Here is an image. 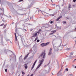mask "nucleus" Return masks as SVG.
Wrapping results in <instances>:
<instances>
[{
    "mask_svg": "<svg viewBox=\"0 0 76 76\" xmlns=\"http://www.w3.org/2000/svg\"><path fill=\"white\" fill-rule=\"evenodd\" d=\"M73 53H70V55H73Z\"/></svg>",
    "mask_w": 76,
    "mask_h": 76,
    "instance_id": "393cba45",
    "label": "nucleus"
},
{
    "mask_svg": "<svg viewBox=\"0 0 76 76\" xmlns=\"http://www.w3.org/2000/svg\"><path fill=\"white\" fill-rule=\"evenodd\" d=\"M57 28H58V27Z\"/></svg>",
    "mask_w": 76,
    "mask_h": 76,
    "instance_id": "338daca9",
    "label": "nucleus"
},
{
    "mask_svg": "<svg viewBox=\"0 0 76 76\" xmlns=\"http://www.w3.org/2000/svg\"><path fill=\"white\" fill-rule=\"evenodd\" d=\"M37 9H38V8H37Z\"/></svg>",
    "mask_w": 76,
    "mask_h": 76,
    "instance_id": "4d7b16f0",
    "label": "nucleus"
},
{
    "mask_svg": "<svg viewBox=\"0 0 76 76\" xmlns=\"http://www.w3.org/2000/svg\"><path fill=\"white\" fill-rule=\"evenodd\" d=\"M35 45H34L33 47V48H34V47H35Z\"/></svg>",
    "mask_w": 76,
    "mask_h": 76,
    "instance_id": "c85d7f7f",
    "label": "nucleus"
},
{
    "mask_svg": "<svg viewBox=\"0 0 76 76\" xmlns=\"http://www.w3.org/2000/svg\"><path fill=\"white\" fill-rule=\"evenodd\" d=\"M75 31H76V28H75Z\"/></svg>",
    "mask_w": 76,
    "mask_h": 76,
    "instance_id": "09e8293b",
    "label": "nucleus"
},
{
    "mask_svg": "<svg viewBox=\"0 0 76 76\" xmlns=\"http://www.w3.org/2000/svg\"><path fill=\"white\" fill-rule=\"evenodd\" d=\"M38 12H39V10L38 11Z\"/></svg>",
    "mask_w": 76,
    "mask_h": 76,
    "instance_id": "69168bd1",
    "label": "nucleus"
},
{
    "mask_svg": "<svg viewBox=\"0 0 76 76\" xmlns=\"http://www.w3.org/2000/svg\"><path fill=\"white\" fill-rule=\"evenodd\" d=\"M4 32H6V30L4 31Z\"/></svg>",
    "mask_w": 76,
    "mask_h": 76,
    "instance_id": "de8ad7c7",
    "label": "nucleus"
},
{
    "mask_svg": "<svg viewBox=\"0 0 76 76\" xmlns=\"http://www.w3.org/2000/svg\"><path fill=\"white\" fill-rule=\"evenodd\" d=\"M52 2H53V1L52 0H50Z\"/></svg>",
    "mask_w": 76,
    "mask_h": 76,
    "instance_id": "8fccbe9b",
    "label": "nucleus"
},
{
    "mask_svg": "<svg viewBox=\"0 0 76 76\" xmlns=\"http://www.w3.org/2000/svg\"><path fill=\"white\" fill-rule=\"evenodd\" d=\"M32 31V29L31 28V29H30V31Z\"/></svg>",
    "mask_w": 76,
    "mask_h": 76,
    "instance_id": "58836bf2",
    "label": "nucleus"
},
{
    "mask_svg": "<svg viewBox=\"0 0 76 76\" xmlns=\"http://www.w3.org/2000/svg\"><path fill=\"white\" fill-rule=\"evenodd\" d=\"M51 51H52V48H50V49L49 52L48 54V55L49 56H50V55H51V53H52Z\"/></svg>",
    "mask_w": 76,
    "mask_h": 76,
    "instance_id": "39448f33",
    "label": "nucleus"
},
{
    "mask_svg": "<svg viewBox=\"0 0 76 76\" xmlns=\"http://www.w3.org/2000/svg\"><path fill=\"white\" fill-rule=\"evenodd\" d=\"M71 6V5H70V4H69V8H70Z\"/></svg>",
    "mask_w": 76,
    "mask_h": 76,
    "instance_id": "a211bd4d",
    "label": "nucleus"
},
{
    "mask_svg": "<svg viewBox=\"0 0 76 76\" xmlns=\"http://www.w3.org/2000/svg\"><path fill=\"white\" fill-rule=\"evenodd\" d=\"M76 0H73V1L74 3H75L76 2Z\"/></svg>",
    "mask_w": 76,
    "mask_h": 76,
    "instance_id": "b1692460",
    "label": "nucleus"
},
{
    "mask_svg": "<svg viewBox=\"0 0 76 76\" xmlns=\"http://www.w3.org/2000/svg\"><path fill=\"white\" fill-rule=\"evenodd\" d=\"M61 18H62V16H60L58 18H59V19H60Z\"/></svg>",
    "mask_w": 76,
    "mask_h": 76,
    "instance_id": "412c9836",
    "label": "nucleus"
},
{
    "mask_svg": "<svg viewBox=\"0 0 76 76\" xmlns=\"http://www.w3.org/2000/svg\"><path fill=\"white\" fill-rule=\"evenodd\" d=\"M66 71H68L69 70L68 68H66Z\"/></svg>",
    "mask_w": 76,
    "mask_h": 76,
    "instance_id": "4be33fe9",
    "label": "nucleus"
},
{
    "mask_svg": "<svg viewBox=\"0 0 76 76\" xmlns=\"http://www.w3.org/2000/svg\"><path fill=\"white\" fill-rule=\"evenodd\" d=\"M40 56L42 57V56H43V58H45V52H42V54H40Z\"/></svg>",
    "mask_w": 76,
    "mask_h": 76,
    "instance_id": "7ed1b4c3",
    "label": "nucleus"
},
{
    "mask_svg": "<svg viewBox=\"0 0 76 76\" xmlns=\"http://www.w3.org/2000/svg\"><path fill=\"white\" fill-rule=\"evenodd\" d=\"M54 5H55V4H52V6H54Z\"/></svg>",
    "mask_w": 76,
    "mask_h": 76,
    "instance_id": "a19ab883",
    "label": "nucleus"
},
{
    "mask_svg": "<svg viewBox=\"0 0 76 76\" xmlns=\"http://www.w3.org/2000/svg\"><path fill=\"white\" fill-rule=\"evenodd\" d=\"M50 61H49V63L47 65V66H48V65L49 64H50Z\"/></svg>",
    "mask_w": 76,
    "mask_h": 76,
    "instance_id": "bb28decb",
    "label": "nucleus"
},
{
    "mask_svg": "<svg viewBox=\"0 0 76 76\" xmlns=\"http://www.w3.org/2000/svg\"><path fill=\"white\" fill-rule=\"evenodd\" d=\"M6 24H5L4 25V26L3 27L4 29V28H6Z\"/></svg>",
    "mask_w": 76,
    "mask_h": 76,
    "instance_id": "ddd939ff",
    "label": "nucleus"
},
{
    "mask_svg": "<svg viewBox=\"0 0 76 76\" xmlns=\"http://www.w3.org/2000/svg\"><path fill=\"white\" fill-rule=\"evenodd\" d=\"M37 35V33H36L34 34L33 35L32 37H36Z\"/></svg>",
    "mask_w": 76,
    "mask_h": 76,
    "instance_id": "6e6552de",
    "label": "nucleus"
},
{
    "mask_svg": "<svg viewBox=\"0 0 76 76\" xmlns=\"http://www.w3.org/2000/svg\"><path fill=\"white\" fill-rule=\"evenodd\" d=\"M10 18H12V17L10 15Z\"/></svg>",
    "mask_w": 76,
    "mask_h": 76,
    "instance_id": "c03bdc74",
    "label": "nucleus"
},
{
    "mask_svg": "<svg viewBox=\"0 0 76 76\" xmlns=\"http://www.w3.org/2000/svg\"><path fill=\"white\" fill-rule=\"evenodd\" d=\"M0 2H1V0H0Z\"/></svg>",
    "mask_w": 76,
    "mask_h": 76,
    "instance_id": "052dcab7",
    "label": "nucleus"
},
{
    "mask_svg": "<svg viewBox=\"0 0 76 76\" xmlns=\"http://www.w3.org/2000/svg\"><path fill=\"white\" fill-rule=\"evenodd\" d=\"M0 9L1 10H1V8H0Z\"/></svg>",
    "mask_w": 76,
    "mask_h": 76,
    "instance_id": "603ef678",
    "label": "nucleus"
},
{
    "mask_svg": "<svg viewBox=\"0 0 76 76\" xmlns=\"http://www.w3.org/2000/svg\"><path fill=\"white\" fill-rule=\"evenodd\" d=\"M22 76H23V75H22Z\"/></svg>",
    "mask_w": 76,
    "mask_h": 76,
    "instance_id": "0e129e2a",
    "label": "nucleus"
},
{
    "mask_svg": "<svg viewBox=\"0 0 76 76\" xmlns=\"http://www.w3.org/2000/svg\"><path fill=\"white\" fill-rule=\"evenodd\" d=\"M1 42H2V43H3V40H2L1 41Z\"/></svg>",
    "mask_w": 76,
    "mask_h": 76,
    "instance_id": "ea45409f",
    "label": "nucleus"
},
{
    "mask_svg": "<svg viewBox=\"0 0 76 76\" xmlns=\"http://www.w3.org/2000/svg\"><path fill=\"white\" fill-rule=\"evenodd\" d=\"M49 44L50 42H47L45 43H42L41 44V45L42 47H45L46 46H47V45H49Z\"/></svg>",
    "mask_w": 76,
    "mask_h": 76,
    "instance_id": "f03ea898",
    "label": "nucleus"
},
{
    "mask_svg": "<svg viewBox=\"0 0 76 76\" xmlns=\"http://www.w3.org/2000/svg\"><path fill=\"white\" fill-rule=\"evenodd\" d=\"M50 10H51L50 9H49V11Z\"/></svg>",
    "mask_w": 76,
    "mask_h": 76,
    "instance_id": "13d9d810",
    "label": "nucleus"
},
{
    "mask_svg": "<svg viewBox=\"0 0 76 76\" xmlns=\"http://www.w3.org/2000/svg\"><path fill=\"white\" fill-rule=\"evenodd\" d=\"M2 21H3V22H5V21H4V20H2Z\"/></svg>",
    "mask_w": 76,
    "mask_h": 76,
    "instance_id": "e433bc0d",
    "label": "nucleus"
},
{
    "mask_svg": "<svg viewBox=\"0 0 76 76\" xmlns=\"http://www.w3.org/2000/svg\"><path fill=\"white\" fill-rule=\"evenodd\" d=\"M21 72H22V74H23V75H25V73H24V72H23V71H22Z\"/></svg>",
    "mask_w": 76,
    "mask_h": 76,
    "instance_id": "f8f14e48",
    "label": "nucleus"
},
{
    "mask_svg": "<svg viewBox=\"0 0 76 76\" xmlns=\"http://www.w3.org/2000/svg\"><path fill=\"white\" fill-rule=\"evenodd\" d=\"M12 53H13V52L11 51Z\"/></svg>",
    "mask_w": 76,
    "mask_h": 76,
    "instance_id": "e2e57ef3",
    "label": "nucleus"
},
{
    "mask_svg": "<svg viewBox=\"0 0 76 76\" xmlns=\"http://www.w3.org/2000/svg\"><path fill=\"white\" fill-rule=\"evenodd\" d=\"M75 44H76V40L75 41Z\"/></svg>",
    "mask_w": 76,
    "mask_h": 76,
    "instance_id": "5fc2aeb1",
    "label": "nucleus"
},
{
    "mask_svg": "<svg viewBox=\"0 0 76 76\" xmlns=\"http://www.w3.org/2000/svg\"><path fill=\"white\" fill-rule=\"evenodd\" d=\"M64 46H66V45H64Z\"/></svg>",
    "mask_w": 76,
    "mask_h": 76,
    "instance_id": "49530a36",
    "label": "nucleus"
},
{
    "mask_svg": "<svg viewBox=\"0 0 76 76\" xmlns=\"http://www.w3.org/2000/svg\"><path fill=\"white\" fill-rule=\"evenodd\" d=\"M5 71L6 72H7V69H5Z\"/></svg>",
    "mask_w": 76,
    "mask_h": 76,
    "instance_id": "72a5a7b5",
    "label": "nucleus"
},
{
    "mask_svg": "<svg viewBox=\"0 0 76 76\" xmlns=\"http://www.w3.org/2000/svg\"><path fill=\"white\" fill-rule=\"evenodd\" d=\"M56 31H57V30H53L51 31V32L53 34L55 33V32H56Z\"/></svg>",
    "mask_w": 76,
    "mask_h": 76,
    "instance_id": "1a4fd4ad",
    "label": "nucleus"
},
{
    "mask_svg": "<svg viewBox=\"0 0 76 76\" xmlns=\"http://www.w3.org/2000/svg\"><path fill=\"white\" fill-rule=\"evenodd\" d=\"M25 30L26 31V29H25Z\"/></svg>",
    "mask_w": 76,
    "mask_h": 76,
    "instance_id": "6e6d98bb",
    "label": "nucleus"
},
{
    "mask_svg": "<svg viewBox=\"0 0 76 76\" xmlns=\"http://www.w3.org/2000/svg\"><path fill=\"white\" fill-rule=\"evenodd\" d=\"M37 39H38V37H36L34 40V41H36L37 40Z\"/></svg>",
    "mask_w": 76,
    "mask_h": 76,
    "instance_id": "2eb2a0df",
    "label": "nucleus"
},
{
    "mask_svg": "<svg viewBox=\"0 0 76 76\" xmlns=\"http://www.w3.org/2000/svg\"><path fill=\"white\" fill-rule=\"evenodd\" d=\"M30 19H32V17H30Z\"/></svg>",
    "mask_w": 76,
    "mask_h": 76,
    "instance_id": "a18cd8bd",
    "label": "nucleus"
},
{
    "mask_svg": "<svg viewBox=\"0 0 76 76\" xmlns=\"http://www.w3.org/2000/svg\"><path fill=\"white\" fill-rule=\"evenodd\" d=\"M63 22L64 23H66L65 21H64Z\"/></svg>",
    "mask_w": 76,
    "mask_h": 76,
    "instance_id": "473e14b6",
    "label": "nucleus"
},
{
    "mask_svg": "<svg viewBox=\"0 0 76 76\" xmlns=\"http://www.w3.org/2000/svg\"><path fill=\"white\" fill-rule=\"evenodd\" d=\"M41 31H42L41 29H39V32H41Z\"/></svg>",
    "mask_w": 76,
    "mask_h": 76,
    "instance_id": "7c9ffc66",
    "label": "nucleus"
},
{
    "mask_svg": "<svg viewBox=\"0 0 76 76\" xmlns=\"http://www.w3.org/2000/svg\"><path fill=\"white\" fill-rule=\"evenodd\" d=\"M52 75H53V73H52Z\"/></svg>",
    "mask_w": 76,
    "mask_h": 76,
    "instance_id": "bf43d9fd",
    "label": "nucleus"
},
{
    "mask_svg": "<svg viewBox=\"0 0 76 76\" xmlns=\"http://www.w3.org/2000/svg\"><path fill=\"white\" fill-rule=\"evenodd\" d=\"M53 33H51L50 34V35H53Z\"/></svg>",
    "mask_w": 76,
    "mask_h": 76,
    "instance_id": "a878e982",
    "label": "nucleus"
},
{
    "mask_svg": "<svg viewBox=\"0 0 76 76\" xmlns=\"http://www.w3.org/2000/svg\"><path fill=\"white\" fill-rule=\"evenodd\" d=\"M18 76H20V74H19Z\"/></svg>",
    "mask_w": 76,
    "mask_h": 76,
    "instance_id": "3c124183",
    "label": "nucleus"
},
{
    "mask_svg": "<svg viewBox=\"0 0 76 76\" xmlns=\"http://www.w3.org/2000/svg\"><path fill=\"white\" fill-rule=\"evenodd\" d=\"M20 1H23V0H20L19 1V2H20Z\"/></svg>",
    "mask_w": 76,
    "mask_h": 76,
    "instance_id": "5701e85b",
    "label": "nucleus"
},
{
    "mask_svg": "<svg viewBox=\"0 0 76 76\" xmlns=\"http://www.w3.org/2000/svg\"><path fill=\"white\" fill-rule=\"evenodd\" d=\"M27 76H29V74H28Z\"/></svg>",
    "mask_w": 76,
    "mask_h": 76,
    "instance_id": "37998d69",
    "label": "nucleus"
},
{
    "mask_svg": "<svg viewBox=\"0 0 76 76\" xmlns=\"http://www.w3.org/2000/svg\"><path fill=\"white\" fill-rule=\"evenodd\" d=\"M39 42V40L38 39L37 40V42Z\"/></svg>",
    "mask_w": 76,
    "mask_h": 76,
    "instance_id": "aec40b11",
    "label": "nucleus"
},
{
    "mask_svg": "<svg viewBox=\"0 0 76 76\" xmlns=\"http://www.w3.org/2000/svg\"><path fill=\"white\" fill-rule=\"evenodd\" d=\"M23 27H24V28H25V24H23Z\"/></svg>",
    "mask_w": 76,
    "mask_h": 76,
    "instance_id": "f3484780",
    "label": "nucleus"
},
{
    "mask_svg": "<svg viewBox=\"0 0 76 76\" xmlns=\"http://www.w3.org/2000/svg\"><path fill=\"white\" fill-rule=\"evenodd\" d=\"M37 33L39 34V33H40V31H39L38 32H37Z\"/></svg>",
    "mask_w": 76,
    "mask_h": 76,
    "instance_id": "c756f323",
    "label": "nucleus"
},
{
    "mask_svg": "<svg viewBox=\"0 0 76 76\" xmlns=\"http://www.w3.org/2000/svg\"><path fill=\"white\" fill-rule=\"evenodd\" d=\"M26 24H27L28 25H31V24H30V23H26Z\"/></svg>",
    "mask_w": 76,
    "mask_h": 76,
    "instance_id": "4c0bfd02",
    "label": "nucleus"
},
{
    "mask_svg": "<svg viewBox=\"0 0 76 76\" xmlns=\"http://www.w3.org/2000/svg\"><path fill=\"white\" fill-rule=\"evenodd\" d=\"M2 37V38H3V37Z\"/></svg>",
    "mask_w": 76,
    "mask_h": 76,
    "instance_id": "680f3d73",
    "label": "nucleus"
},
{
    "mask_svg": "<svg viewBox=\"0 0 76 76\" xmlns=\"http://www.w3.org/2000/svg\"><path fill=\"white\" fill-rule=\"evenodd\" d=\"M72 67H75V65H72Z\"/></svg>",
    "mask_w": 76,
    "mask_h": 76,
    "instance_id": "f704fd0d",
    "label": "nucleus"
},
{
    "mask_svg": "<svg viewBox=\"0 0 76 76\" xmlns=\"http://www.w3.org/2000/svg\"><path fill=\"white\" fill-rule=\"evenodd\" d=\"M44 61V59H42L41 61V60H39V63H40L37 67L35 70L36 71L37 70V69H39V68L41 66V64H42V63H43V61Z\"/></svg>",
    "mask_w": 76,
    "mask_h": 76,
    "instance_id": "f257e3e1",
    "label": "nucleus"
},
{
    "mask_svg": "<svg viewBox=\"0 0 76 76\" xmlns=\"http://www.w3.org/2000/svg\"><path fill=\"white\" fill-rule=\"evenodd\" d=\"M47 67V65H45L44 66V67Z\"/></svg>",
    "mask_w": 76,
    "mask_h": 76,
    "instance_id": "c9c22d12",
    "label": "nucleus"
},
{
    "mask_svg": "<svg viewBox=\"0 0 76 76\" xmlns=\"http://www.w3.org/2000/svg\"><path fill=\"white\" fill-rule=\"evenodd\" d=\"M2 10L3 11V12L4 11V8H2Z\"/></svg>",
    "mask_w": 76,
    "mask_h": 76,
    "instance_id": "2f4dec72",
    "label": "nucleus"
},
{
    "mask_svg": "<svg viewBox=\"0 0 76 76\" xmlns=\"http://www.w3.org/2000/svg\"><path fill=\"white\" fill-rule=\"evenodd\" d=\"M66 50H67V51H69V50H70V48H67L66 49Z\"/></svg>",
    "mask_w": 76,
    "mask_h": 76,
    "instance_id": "9b49d317",
    "label": "nucleus"
},
{
    "mask_svg": "<svg viewBox=\"0 0 76 76\" xmlns=\"http://www.w3.org/2000/svg\"><path fill=\"white\" fill-rule=\"evenodd\" d=\"M3 25H4V23H3L2 24H1L0 26H3Z\"/></svg>",
    "mask_w": 76,
    "mask_h": 76,
    "instance_id": "6ab92c4d",
    "label": "nucleus"
},
{
    "mask_svg": "<svg viewBox=\"0 0 76 76\" xmlns=\"http://www.w3.org/2000/svg\"><path fill=\"white\" fill-rule=\"evenodd\" d=\"M60 72H61V70H60L58 72V73H59Z\"/></svg>",
    "mask_w": 76,
    "mask_h": 76,
    "instance_id": "79ce46f5",
    "label": "nucleus"
},
{
    "mask_svg": "<svg viewBox=\"0 0 76 76\" xmlns=\"http://www.w3.org/2000/svg\"><path fill=\"white\" fill-rule=\"evenodd\" d=\"M27 64H25L24 65V66H25L24 67L25 69H27V68H28V66L27 65Z\"/></svg>",
    "mask_w": 76,
    "mask_h": 76,
    "instance_id": "0eeeda50",
    "label": "nucleus"
},
{
    "mask_svg": "<svg viewBox=\"0 0 76 76\" xmlns=\"http://www.w3.org/2000/svg\"><path fill=\"white\" fill-rule=\"evenodd\" d=\"M59 19H60V18H57V19H56V21H58V20H59Z\"/></svg>",
    "mask_w": 76,
    "mask_h": 76,
    "instance_id": "4468645a",
    "label": "nucleus"
},
{
    "mask_svg": "<svg viewBox=\"0 0 76 76\" xmlns=\"http://www.w3.org/2000/svg\"><path fill=\"white\" fill-rule=\"evenodd\" d=\"M14 34L15 37V41H17V36H16V33H15Z\"/></svg>",
    "mask_w": 76,
    "mask_h": 76,
    "instance_id": "9d476101",
    "label": "nucleus"
},
{
    "mask_svg": "<svg viewBox=\"0 0 76 76\" xmlns=\"http://www.w3.org/2000/svg\"><path fill=\"white\" fill-rule=\"evenodd\" d=\"M52 23H53V21H50V23L52 24Z\"/></svg>",
    "mask_w": 76,
    "mask_h": 76,
    "instance_id": "cd10ccee",
    "label": "nucleus"
},
{
    "mask_svg": "<svg viewBox=\"0 0 76 76\" xmlns=\"http://www.w3.org/2000/svg\"><path fill=\"white\" fill-rule=\"evenodd\" d=\"M29 55V53L24 58V60H26L27 58V57H28V56Z\"/></svg>",
    "mask_w": 76,
    "mask_h": 76,
    "instance_id": "423d86ee",
    "label": "nucleus"
},
{
    "mask_svg": "<svg viewBox=\"0 0 76 76\" xmlns=\"http://www.w3.org/2000/svg\"><path fill=\"white\" fill-rule=\"evenodd\" d=\"M14 23V22H13V23H12V24H13Z\"/></svg>",
    "mask_w": 76,
    "mask_h": 76,
    "instance_id": "864d4df0",
    "label": "nucleus"
},
{
    "mask_svg": "<svg viewBox=\"0 0 76 76\" xmlns=\"http://www.w3.org/2000/svg\"><path fill=\"white\" fill-rule=\"evenodd\" d=\"M68 76H73V75L72 74H68Z\"/></svg>",
    "mask_w": 76,
    "mask_h": 76,
    "instance_id": "dca6fc26",
    "label": "nucleus"
},
{
    "mask_svg": "<svg viewBox=\"0 0 76 76\" xmlns=\"http://www.w3.org/2000/svg\"><path fill=\"white\" fill-rule=\"evenodd\" d=\"M37 60H36L34 63L33 64L31 67V70H32V69L34 68V66H35V64H36V63H37Z\"/></svg>",
    "mask_w": 76,
    "mask_h": 76,
    "instance_id": "20e7f679",
    "label": "nucleus"
}]
</instances>
